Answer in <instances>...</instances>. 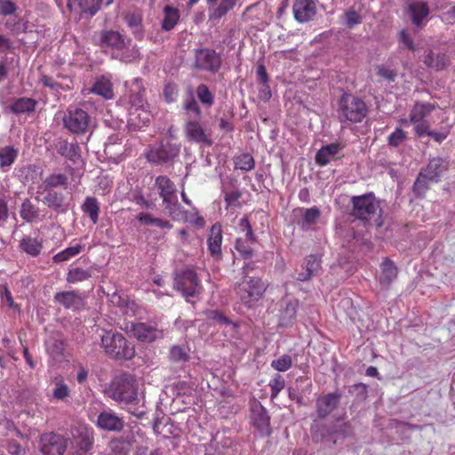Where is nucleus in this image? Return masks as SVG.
<instances>
[{"instance_id":"obj_7","label":"nucleus","mask_w":455,"mask_h":455,"mask_svg":"<svg viewBox=\"0 0 455 455\" xmlns=\"http://www.w3.org/2000/svg\"><path fill=\"white\" fill-rule=\"evenodd\" d=\"M173 288L180 291L187 301H189V298L198 295L202 290L196 272L188 267L175 275Z\"/></svg>"},{"instance_id":"obj_50","label":"nucleus","mask_w":455,"mask_h":455,"mask_svg":"<svg viewBox=\"0 0 455 455\" xmlns=\"http://www.w3.org/2000/svg\"><path fill=\"white\" fill-rule=\"evenodd\" d=\"M196 94L199 100L206 105L212 106L214 103V95L206 84H201L196 88Z\"/></svg>"},{"instance_id":"obj_33","label":"nucleus","mask_w":455,"mask_h":455,"mask_svg":"<svg viewBox=\"0 0 455 455\" xmlns=\"http://www.w3.org/2000/svg\"><path fill=\"white\" fill-rule=\"evenodd\" d=\"M180 13L178 8L172 5H166L164 8V19L162 20V29L164 31L172 30L180 20Z\"/></svg>"},{"instance_id":"obj_56","label":"nucleus","mask_w":455,"mask_h":455,"mask_svg":"<svg viewBox=\"0 0 455 455\" xmlns=\"http://www.w3.org/2000/svg\"><path fill=\"white\" fill-rule=\"evenodd\" d=\"M451 128V125H446L445 127H443L440 132H435L430 130V128H427V132H425V135L431 137L435 142L441 143L450 134Z\"/></svg>"},{"instance_id":"obj_28","label":"nucleus","mask_w":455,"mask_h":455,"mask_svg":"<svg viewBox=\"0 0 455 455\" xmlns=\"http://www.w3.org/2000/svg\"><path fill=\"white\" fill-rule=\"evenodd\" d=\"M305 272L299 273L297 279L301 282L309 281L321 269V259L314 254L305 259Z\"/></svg>"},{"instance_id":"obj_11","label":"nucleus","mask_w":455,"mask_h":455,"mask_svg":"<svg viewBox=\"0 0 455 455\" xmlns=\"http://www.w3.org/2000/svg\"><path fill=\"white\" fill-rule=\"evenodd\" d=\"M221 64L220 55L212 49L203 48L196 52L195 67L197 69L217 73Z\"/></svg>"},{"instance_id":"obj_48","label":"nucleus","mask_w":455,"mask_h":455,"mask_svg":"<svg viewBox=\"0 0 455 455\" xmlns=\"http://www.w3.org/2000/svg\"><path fill=\"white\" fill-rule=\"evenodd\" d=\"M235 165L236 169L249 172L254 169L255 161L250 154H242L235 158Z\"/></svg>"},{"instance_id":"obj_49","label":"nucleus","mask_w":455,"mask_h":455,"mask_svg":"<svg viewBox=\"0 0 455 455\" xmlns=\"http://www.w3.org/2000/svg\"><path fill=\"white\" fill-rule=\"evenodd\" d=\"M189 349L181 346H173L170 350V359L175 363L188 362L190 358Z\"/></svg>"},{"instance_id":"obj_4","label":"nucleus","mask_w":455,"mask_h":455,"mask_svg":"<svg viewBox=\"0 0 455 455\" xmlns=\"http://www.w3.org/2000/svg\"><path fill=\"white\" fill-rule=\"evenodd\" d=\"M339 119L341 123H361L368 114L366 103L351 93H344L338 106Z\"/></svg>"},{"instance_id":"obj_26","label":"nucleus","mask_w":455,"mask_h":455,"mask_svg":"<svg viewBox=\"0 0 455 455\" xmlns=\"http://www.w3.org/2000/svg\"><path fill=\"white\" fill-rule=\"evenodd\" d=\"M343 148L340 143H331L322 147L315 155L316 164L321 166L328 164Z\"/></svg>"},{"instance_id":"obj_47","label":"nucleus","mask_w":455,"mask_h":455,"mask_svg":"<svg viewBox=\"0 0 455 455\" xmlns=\"http://www.w3.org/2000/svg\"><path fill=\"white\" fill-rule=\"evenodd\" d=\"M68 184V177L63 173H53L49 175L45 180V188H57L64 187L67 188Z\"/></svg>"},{"instance_id":"obj_2","label":"nucleus","mask_w":455,"mask_h":455,"mask_svg":"<svg viewBox=\"0 0 455 455\" xmlns=\"http://www.w3.org/2000/svg\"><path fill=\"white\" fill-rule=\"evenodd\" d=\"M351 204V215L354 218L364 223H372L377 228L382 227L384 221L380 201L372 192L352 196Z\"/></svg>"},{"instance_id":"obj_12","label":"nucleus","mask_w":455,"mask_h":455,"mask_svg":"<svg viewBox=\"0 0 455 455\" xmlns=\"http://www.w3.org/2000/svg\"><path fill=\"white\" fill-rule=\"evenodd\" d=\"M92 42L100 48L122 51L125 47L124 36L115 30H100L94 33Z\"/></svg>"},{"instance_id":"obj_38","label":"nucleus","mask_w":455,"mask_h":455,"mask_svg":"<svg viewBox=\"0 0 455 455\" xmlns=\"http://www.w3.org/2000/svg\"><path fill=\"white\" fill-rule=\"evenodd\" d=\"M299 303L297 300L290 301L280 315V324L284 327L291 325L296 318Z\"/></svg>"},{"instance_id":"obj_31","label":"nucleus","mask_w":455,"mask_h":455,"mask_svg":"<svg viewBox=\"0 0 455 455\" xmlns=\"http://www.w3.org/2000/svg\"><path fill=\"white\" fill-rule=\"evenodd\" d=\"M423 62L430 68L443 70L450 65V59L446 53L435 54L434 52L430 51L424 56Z\"/></svg>"},{"instance_id":"obj_51","label":"nucleus","mask_w":455,"mask_h":455,"mask_svg":"<svg viewBox=\"0 0 455 455\" xmlns=\"http://www.w3.org/2000/svg\"><path fill=\"white\" fill-rule=\"evenodd\" d=\"M271 389V399H275L279 393L284 388L285 381L280 374H275L268 384Z\"/></svg>"},{"instance_id":"obj_40","label":"nucleus","mask_w":455,"mask_h":455,"mask_svg":"<svg viewBox=\"0 0 455 455\" xmlns=\"http://www.w3.org/2000/svg\"><path fill=\"white\" fill-rule=\"evenodd\" d=\"M18 150L12 146H5L0 148V168H9L18 156Z\"/></svg>"},{"instance_id":"obj_34","label":"nucleus","mask_w":455,"mask_h":455,"mask_svg":"<svg viewBox=\"0 0 455 455\" xmlns=\"http://www.w3.org/2000/svg\"><path fill=\"white\" fill-rule=\"evenodd\" d=\"M37 101L31 98L21 97L14 100L10 105V109L14 114H25L35 111Z\"/></svg>"},{"instance_id":"obj_22","label":"nucleus","mask_w":455,"mask_h":455,"mask_svg":"<svg viewBox=\"0 0 455 455\" xmlns=\"http://www.w3.org/2000/svg\"><path fill=\"white\" fill-rule=\"evenodd\" d=\"M449 162L441 157H435L429 161L426 168L422 169L423 175L432 182H438L441 176L448 170Z\"/></svg>"},{"instance_id":"obj_30","label":"nucleus","mask_w":455,"mask_h":455,"mask_svg":"<svg viewBox=\"0 0 455 455\" xmlns=\"http://www.w3.org/2000/svg\"><path fill=\"white\" fill-rule=\"evenodd\" d=\"M88 92L101 96L105 100H110L114 97L113 84L105 76L98 78L93 86L88 89Z\"/></svg>"},{"instance_id":"obj_6","label":"nucleus","mask_w":455,"mask_h":455,"mask_svg":"<svg viewBox=\"0 0 455 455\" xmlns=\"http://www.w3.org/2000/svg\"><path fill=\"white\" fill-rule=\"evenodd\" d=\"M437 111V106L430 102H416L409 115L410 122L414 125L417 136L422 137L431 127L429 118L434 112Z\"/></svg>"},{"instance_id":"obj_8","label":"nucleus","mask_w":455,"mask_h":455,"mask_svg":"<svg viewBox=\"0 0 455 455\" xmlns=\"http://www.w3.org/2000/svg\"><path fill=\"white\" fill-rule=\"evenodd\" d=\"M238 228L239 233H243V235L236 238L235 248L244 259H251L253 255L252 245L257 238L247 216L239 220Z\"/></svg>"},{"instance_id":"obj_16","label":"nucleus","mask_w":455,"mask_h":455,"mask_svg":"<svg viewBox=\"0 0 455 455\" xmlns=\"http://www.w3.org/2000/svg\"><path fill=\"white\" fill-rule=\"evenodd\" d=\"M131 336L141 342H153L157 339L159 331L156 327L146 323H131L126 327Z\"/></svg>"},{"instance_id":"obj_20","label":"nucleus","mask_w":455,"mask_h":455,"mask_svg":"<svg viewBox=\"0 0 455 455\" xmlns=\"http://www.w3.org/2000/svg\"><path fill=\"white\" fill-rule=\"evenodd\" d=\"M341 395L339 393H329L319 396L316 400V412L320 419L326 418L338 406Z\"/></svg>"},{"instance_id":"obj_25","label":"nucleus","mask_w":455,"mask_h":455,"mask_svg":"<svg viewBox=\"0 0 455 455\" xmlns=\"http://www.w3.org/2000/svg\"><path fill=\"white\" fill-rule=\"evenodd\" d=\"M156 185L159 189L160 197L164 204H170L172 196L176 193L175 184L164 175H160L156 179Z\"/></svg>"},{"instance_id":"obj_24","label":"nucleus","mask_w":455,"mask_h":455,"mask_svg":"<svg viewBox=\"0 0 455 455\" xmlns=\"http://www.w3.org/2000/svg\"><path fill=\"white\" fill-rule=\"evenodd\" d=\"M407 12L410 15L411 23L420 27L423 20L429 15L430 8L426 1H413L408 4Z\"/></svg>"},{"instance_id":"obj_55","label":"nucleus","mask_w":455,"mask_h":455,"mask_svg":"<svg viewBox=\"0 0 455 455\" xmlns=\"http://www.w3.org/2000/svg\"><path fill=\"white\" fill-rule=\"evenodd\" d=\"M376 74L379 77L388 82H394L397 76V73L395 69L387 68L384 65H378L376 67Z\"/></svg>"},{"instance_id":"obj_15","label":"nucleus","mask_w":455,"mask_h":455,"mask_svg":"<svg viewBox=\"0 0 455 455\" xmlns=\"http://www.w3.org/2000/svg\"><path fill=\"white\" fill-rule=\"evenodd\" d=\"M180 153V148L172 143L162 144L156 148L150 149L147 158L150 163L162 164L174 159Z\"/></svg>"},{"instance_id":"obj_44","label":"nucleus","mask_w":455,"mask_h":455,"mask_svg":"<svg viewBox=\"0 0 455 455\" xmlns=\"http://www.w3.org/2000/svg\"><path fill=\"white\" fill-rule=\"evenodd\" d=\"M83 246L81 244H76L74 246H70L66 248L65 250L60 251L55 254L52 258L54 263H60L63 261H67L72 257L79 254L82 251Z\"/></svg>"},{"instance_id":"obj_19","label":"nucleus","mask_w":455,"mask_h":455,"mask_svg":"<svg viewBox=\"0 0 455 455\" xmlns=\"http://www.w3.org/2000/svg\"><path fill=\"white\" fill-rule=\"evenodd\" d=\"M222 227L220 223H215L212 226L207 238L208 250L212 257L215 259L222 258V240H223Z\"/></svg>"},{"instance_id":"obj_3","label":"nucleus","mask_w":455,"mask_h":455,"mask_svg":"<svg viewBox=\"0 0 455 455\" xmlns=\"http://www.w3.org/2000/svg\"><path fill=\"white\" fill-rule=\"evenodd\" d=\"M101 347L112 359L131 360L135 356L134 346L121 333L112 330L105 331L101 336Z\"/></svg>"},{"instance_id":"obj_39","label":"nucleus","mask_w":455,"mask_h":455,"mask_svg":"<svg viewBox=\"0 0 455 455\" xmlns=\"http://www.w3.org/2000/svg\"><path fill=\"white\" fill-rule=\"evenodd\" d=\"M103 0H77L81 14L93 17L100 11Z\"/></svg>"},{"instance_id":"obj_10","label":"nucleus","mask_w":455,"mask_h":455,"mask_svg":"<svg viewBox=\"0 0 455 455\" xmlns=\"http://www.w3.org/2000/svg\"><path fill=\"white\" fill-rule=\"evenodd\" d=\"M39 443L42 455H64L68 439L60 434L49 432L41 435Z\"/></svg>"},{"instance_id":"obj_41","label":"nucleus","mask_w":455,"mask_h":455,"mask_svg":"<svg viewBox=\"0 0 455 455\" xmlns=\"http://www.w3.org/2000/svg\"><path fill=\"white\" fill-rule=\"evenodd\" d=\"M321 216V212L318 207L313 206L304 211L301 220V228L307 230L312 225L317 223Z\"/></svg>"},{"instance_id":"obj_43","label":"nucleus","mask_w":455,"mask_h":455,"mask_svg":"<svg viewBox=\"0 0 455 455\" xmlns=\"http://www.w3.org/2000/svg\"><path fill=\"white\" fill-rule=\"evenodd\" d=\"M94 443L93 433L87 428H83L79 432L77 446L83 451H89Z\"/></svg>"},{"instance_id":"obj_36","label":"nucleus","mask_w":455,"mask_h":455,"mask_svg":"<svg viewBox=\"0 0 455 455\" xmlns=\"http://www.w3.org/2000/svg\"><path fill=\"white\" fill-rule=\"evenodd\" d=\"M137 220L144 225H155L161 229H172L173 225L167 220L155 218L149 213L140 212L137 215Z\"/></svg>"},{"instance_id":"obj_21","label":"nucleus","mask_w":455,"mask_h":455,"mask_svg":"<svg viewBox=\"0 0 455 455\" xmlns=\"http://www.w3.org/2000/svg\"><path fill=\"white\" fill-rule=\"evenodd\" d=\"M54 301L66 309L72 310H79L84 305L83 297L76 291L57 292L54 295Z\"/></svg>"},{"instance_id":"obj_62","label":"nucleus","mask_w":455,"mask_h":455,"mask_svg":"<svg viewBox=\"0 0 455 455\" xmlns=\"http://www.w3.org/2000/svg\"><path fill=\"white\" fill-rule=\"evenodd\" d=\"M40 82L44 86L48 87L57 92L62 88L60 83L48 76L47 75H42L40 77Z\"/></svg>"},{"instance_id":"obj_32","label":"nucleus","mask_w":455,"mask_h":455,"mask_svg":"<svg viewBox=\"0 0 455 455\" xmlns=\"http://www.w3.org/2000/svg\"><path fill=\"white\" fill-rule=\"evenodd\" d=\"M397 267L394 262L386 259L381 264V275L379 277V283L386 288L392 283L397 276Z\"/></svg>"},{"instance_id":"obj_52","label":"nucleus","mask_w":455,"mask_h":455,"mask_svg":"<svg viewBox=\"0 0 455 455\" xmlns=\"http://www.w3.org/2000/svg\"><path fill=\"white\" fill-rule=\"evenodd\" d=\"M292 365V359L289 355H283L271 362V367L278 371H286Z\"/></svg>"},{"instance_id":"obj_27","label":"nucleus","mask_w":455,"mask_h":455,"mask_svg":"<svg viewBox=\"0 0 455 455\" xmlns=\"http://www.w3.org/2000/svg\"><path fill=\"white\" fill-rule=\"evenodd\" d=\"M56 149L60 156L72 162H76L81 156V148L77 142L69 143L67 140H60Z\"/></svg>"},{"instance_id":"obj_23","label":"nucleus","mask_w":455,"mask_h":455,"mask_svg":"<svg viewBox=\"0 0 455 455\" xmlns=\"http://www.w3.org/2000/svg\"><path fill=\"white\" fill-rule=\"evenodd\" d=\"M97 426L103 430L120 432L124 428V422L115 413L104 411L98 416Z\"/></svg>"},{"instance_id":"obj_9","label":"nucleus","mask_w":455,"mask_h":455,"mask_svg":"<svg viewBox=\"0 0 455 455\" xmlns=\"http://www.w3.org/2000/svg\"><path fill=\"white\" fill-rule=\"evenodd\" d=\"M91 117L83 108L70 107L63 116V124L75 134H84L87 132Z\"/></svg>"},{"instance_id":"obj_1","label":"nucleus","mask_w":455,"mask_h":455,"mask_svg":"<svg viewBox=\"0 0 455 455\" xmlns=\"http://www.w3.org/2000/svg\"><path fill=\"white\" fill-rule=\"evenodd\" d=\"M108 395L113 400L131 406L129 411L137 418L140 419L146 414L142 406H138L140 403L138 384L131 374L124 373L116 378L108 387Z\"/></svg>"},{"instance_id":"obj_29","label":"nucleus","mask_w":455,"mask_h":455,"mask_svg":"<svg viewBox=\"0 0 455 455\" xmlns=\"http://www.w3.org/2000/svg\"><path fill=\"white\" fill-rule=\"evenodd\" d=\"M20 248L29 256L37 257L43 250V240L25 235L20 241Z\"/></svg>"},{"instance_id":"obj_17","label":"nucleus","mask_w":455,"mask_h":455,"mask_svg":"<svg viewBox=\"0 0 455 455\" xmlns=\"http://www.w3.org/2000/svg\"><path fill=\"white\" fill-rule=\"evenodd\" d=\"M294 19L299 23L312 20L316 14L314 0H295L292 6Z\"/></svg>"},{"instance_id":"obj_5","label":"nucleus","mask_w":455,"mask_h":455,"mask_svg":"<svg viewBox=\"0 0 455 455\" xmlns=\"http://www.w3.org/2000/svg\"><path fill=\"white\" fill-rule=\"evenodd\" d=\"M267 288V284L259 277H244L238 284L236 293L247 307H251L262 299Z\"/></svg>"},{"instance_id":"obj_13","label":"nucleus","mask_w":455,"mask_h":455,"mask_svg":"<svg viewBox=\"0 0 455 455\" xmlns=\"http://www.w3.org/2000/svg\"><path fill=\"white\" fill-rule=\"evenodd\" d=\"M184 130L186 138L190 142L204 147H211L213 144L211 132L204 129L198 120H187Z\"/></svg>"},{"instance_id":"obj_59","label":"nucleus","mask_w":455,"mask_h":455,"mask_svg":"<svg viewBox=\"0 0 455 455\" xmlns=\"http://www.w3.org/2000/svg\"><path fill=\"white\" fill-rule=\"evenodd\" d=\"M178 95V86L173 83H168L164 88V97L165 101L172 103L176 100Z\"/></svg>"},{"instance_id":"obj_46","label":"nucleus","mask_w":455,"mask_h":455,"mask_svg":"<svg viewBox=\"0 0 455 455\" xmlns=\"http://www.w3.org/2000/svg\"><path fill=\"white\" fill-rule=\"evenodd\" d=\"M92 276L89 270H85L80 267L72 268L67 275V282L69 283H76L85 281Z\"/></svg>"},{"instance_id":"obj_60","label":"nucleus","mask_w":455,"mask_h":455,"mask_svg":"<svg viewBox=\"0 0 455 455\" xmlns=\"http://www.w3.org/2000/svg\"><path fill=\"white\" fill-rule=\"evenodd\" d=\"M346 24L348 28H354L362 22L361 15L355 10H350L345 13Z\"/></svg>"},{"instance_id":"obj_54","label":"nucleus","mask_w":455,"mask_h":455,"mask_svg":"<svg viewBox=\"0 0 455 455\" xmlns=\"http://www.w3.org/2000/svg\"><path fill=\"white\" fill-rule=\"evenodd\" d=\"M406 132L400 127H397L388 137L387 142L391 147H398L406 140Z\"/></svg>"},{"instance_id":"obj_61","label":"nucleus","mask_w":455,"mask_h":455,"mask_svg":"<svg viewBox=\"0 0 455 455\" xmlns=\"http://www.w3.org/2000/svg\"><path fill=\"white\" fill-rule=\"evenodd\" d=\"M17 10L16 4L10 0H0V13L4 16L13 14Z\"/></svg>"},{"instance_id":"obj_63","label":"nucleus","mask_w":455,"mask_h":455,"mask_svg":"<svg viewBox=\"0 0 455 455\" xmlns=\"http://www.w3.org/2000/svg\"><path fill=\"white\" fill-rule=\"evenodd\" d=\"M242 197V193L239 190H233L225 192V201L228 206L239 205L238 201Z\"/></svg>"},{"instance_id":"obj_18","label":"nucleus","mask_w":455,"mask_h":455,"mask_svg":"<svg viewBox=\"0 0 455 455\" xmlns=\"http://www.w3.org/2000/svg\"><path fill=\"white\" fill-rule=\"evenodd\" d=\"M251 420L252 424L258 431L263 435H269L270 429V418L267 410L260 403H258L251 408Z\"/></svg>"},{"instance_id":"obj_14","label":"nucleus","mask_w":455,"mask_h":455,"mask_svg":"<svg viewBox=\"0 0 455 455\" xmlns=\"http://www.w3.org/2000/svg\"><path fill=\"white\" fill-rule=\"evenodd\" d=\"M165 208L168 210L169 215L174 220H181L183 222H189L197 228H203L205 225L204 219L198 214L197 212H190L185 210L180 204H167Z\"/></svg>"},{"instance_id":"obj_57","label":"nucleus","mask_w":455,"mask_h":455,"mask_svg":"<svg viewBox=\"0 0 455 455\" xmlns=\"http://www.w3.org/2000/svg\"><path fill=\"white\" fill-rule=\"evenodd\" d=\"M257 76L259 81L263 84L264 89L261 91V92L267 95L269 98L271 96L269 86L267 85L268 83V75L266 71V68L263 65H259L257 68Z\"/></svg>"},{"instance_id":"obj_35","label":"nucleus","mask_w":455,"mask_h":455,"mask_svg":"<svg viewBox=\"0 0 455 455\" xmlns=\"http://www.w3.org/2000/svg\"><path fill=\"white\" fill-rule=\"evenodd\" d=\"M82 211L87 214L93 224H97L100 215V204L97 198L87 196L81 206Z\"/></svg>"},{"instance_id":"obj_64","label":"nucleus","mask_w":455,"mask_h":455,"mask_svg":"<svg viewBox=\"0 0 455 455\" xmlns=\"http://www.w3.org/2000/svg\"><path fill=\"white\" fill-rule=\"evenodd\" d=\"M69 395V388L64 383H57L53 391V396L56 399L62 400Z\"/></svg>"},{"instance_id":"obj_53","label":"nucleus","mask_w":455,"mask_h":455,"mask_svg":"<svg viewBox=\"0 0 455 455\" xmlns=\"http://www.w3.org/2000/svg\"><path fill=\"white\" fill-rule=\"evenodd\" d=\"M432 182L427 176L423 175V172L420 171L416 181L413 185V191L415 194L419 196H423L426 191L428 189V183Z\"/></svg>"},{"instance_id":"obj_42","label":"nucleus","mask_w":455,"mask_h":455,"mask_svg":"<svg viewBox=\"0 0 455 455\" xmlns=\"http://www.w3.org/2000/svg\"><path fill=\"white\" fill-rule=\"evenodd\" d=\"M238 0H220L218 6L210 14L212 20H220L230 12Z\"/></svg>"},{"instance_id":"obj_37","label":"nucleus","mask_w":455,"mask_h":455,"mask_svg":"<svg viewBox=\"0 0 455 455\" xmlns=\"http://www.w3.org/2000/svg\"><path fill=\"white\" fill-rule=\"evenodd\" d=\"M20 214L22 220L32 223L39 218V209L29 199L23 201Z\"/></svg>"},{"instance_id":"obj_45","label":"nucleus","mask_w":455,"mask_h":455,"mask_svg":"<svg viewBox=\"0 0 455 455\" xmlns=\"http://www.w3.org/2000/svg\"><path fill=\"white\" fill-rule=\"evenodd\" d=\"M44 202L49 207L53 208L54 210H59L64 206V196L61 193L50 190L44 196Z\"/></svg>"},{"instance_id":"obj_58","label":"nucleus","mask_w":455,"mask_h":455,"mask_svg":"<svg viewBox=\"0 0 455 455\" xmlns=\"http://www.w3.org/2000/svg\"><path fill=\"white\" fill-rule=\"evenodd\" d=\"M130 101L132 104V106L137 107V110L140 108H143L144 104L146 103V89L143 87L139 88V91L137 93H132Z\"/></svg>"}]
</instances>
